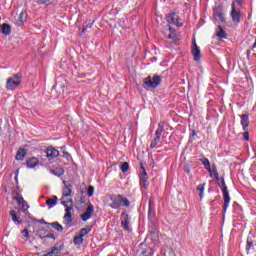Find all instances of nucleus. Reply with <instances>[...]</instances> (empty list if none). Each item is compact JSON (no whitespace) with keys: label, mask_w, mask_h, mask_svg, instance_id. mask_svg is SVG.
I'll use <instances>...</instances> for the list:
<instances>
[{"label":"nucleus","mask_w":256,"mask_h":256,"mask_svg":"<svg viewBox=\"0 0 256 256\" xmlns=\"http://www.w3.org/2000/svg\"><path fill=\"white\" fill-rule=\"evenodd\" d=\"M244 139L245 141H249V132H244Z\"/></svg>","instance_id":"40"},{"label":"nucleus","mask_w":256,"mask_h":256,"mask_svg":"<svg viewBox=\"0 0 256 256\" xmlns=\"http://www.w3.org/2000/svg\"><path fill=\"white\" fill-rule=\"evenodd\" d=\"M121 171L122 173H127V171H129V163L123 162L121 165Z\"/></svg>","instance_id":"33"},{"label":"nucleus","mask_w":256,"mask_h":256,"mask_svg":"<svg viewBox=\"0 0 256 256\" xmlns=\"http://www.w3.org/2000/svg\"><path fill=\"white\" fill-rule=\"evenodd\" d=\"M93 205H89L86 209V211L81 215V219L82 221H89V219H91V215H93Z\"/></svg>","instance_id":"13"},{"label":"nucleus","mask_w":256,"mask_h":256,"mask_svg":"<svg viewBox=\"0 0 256 256\" xmlns=\"http://www.w3.org/2000/svg\"><path fill=\"white\" fill-rule=\"evenodd\" d=\"M74 244L75 245H82L83 244V236H75L74 237Z\"/></svg>","instance_id":"31"},{"label":"nucleus","mask_w":256,"mask_h":256,"mask_svg":"<svg viewBox=\"0 0 256 256\" xmlns=\"http://www.w3.org/2000/svg\"><path fill=\"white\" fill-rule=\"evenodd\" d=\"M21 81H23V79L19 74H15L12 77H9L6 82V89L10 91L17 89V87L21 85Z\"/></svg>","instance_id":"3"},{"label":"nucleus","mask_w":256,"mask_h":256,"mask_svg":"<svg viewBox=\"0 0 256 256\" xmlns=\"http://www.w3.org/2000/svg\"><path fill=\"white\" fill-rule=\"evenodd\" d=\"M207 171H209L210 177H213L214 179L219 181V172H217V166L212 165V167L210 166V169H208Z\"/></svg>","instance_id":"21"},{"label":"nucleus","mask_w":256,"mask_h":256,"mask_svg":"<svg viewBox=\"0 0 256 256\" xmlns=\"http://www.w3.org/2000/svg\"><path fill=\"white\" fill-rule=\"evenodd\" d=\"M143 83L145 87L155 89V87H157L161 83V76H157V75L153 77L148 76L144 78Z\"/></svg>","instance_id":"4"},{"label":"nucleus","mask_w":256,"mask_h":256,"mask_svg":"<svg viewBox=\"0 0 256 256\" xmlns=\"http://www.w3.org/2000/svg\"><path fill=\"white\" fill-rule=\"evenodd\" d=\"M95 193V188L93 186L88 187V197H93V194Z\"/></svg>","instance_id":"35"},{"label":"nucleus","mask_w":256,"mask_h":256,"mask_svg":"<svg viewBox=\"0 0 256 256\" xmlns=\"http://www.w3.org/2000/svg\"><path fill=\"white\" fill-rule=\"evenodd\" d=\"M192 55L194 61H199V59H201V49H199V46H197V42H195V40L193 41L192 45Z\"/></svg>","instance_id":"10"},{"label":"nucleus","mask_w":256,"mask_h":256,"mask_svg":"<svg viewBox=\"0 0 256 256\" xmlns=\"http://www.w3.org/2000/svg\"><path fill=\"white\" fill-rule=\"evenodd\" d=\"M235 1L238 3V5H241L243 3V0H235Z\"/></svg>","instance_id":"42"},{"label":"nucleus","mask_w":256,"mask_h":256,"mask_svg":"<svg viewBox=\"0 0 256 256\" xmlns=\"http://www.w3.org/2000/svg\"><path fill=\"white\" fill-rule=\"evenodd\" d=\"M26 165L30 169H33L34 167H37V165H39V160L35 157H31L26 161Z\"/></svg>","instance_id":"20"},{"label":"nucleus","mask_w":256,"mask_h":256,"mask_svg":"<svg viewBox=\"0 0 256 256\" xmlns=\"http://www.w3.org/2000/svg\"><path fill=\"white\" fill-rule=\"evenodd\" d=\"M0 32L2 35H10L11 34V26L7 23L2 24Z\"/></svg>","instance_id":"22"},{"label":"nucleus","mask_w":256,"mask_h":256,"mask_svg":"<svg viewBox=\"0 0 256 256\" xmlns=\"http://www.w3.org/2000/svg\"><path fill=\"white\" fill-rule=\"evenodd\" d=\"M10 216L12 217L13 223H17L18 225L23 224V220H21V216L17 215V211L11 210L10 211Z\"/></svg>","instance_id":"18"},{"label":"nucleus","mask_w":256,"mask_h":256,"mask_svg":"<svg viewBox=\"0 0 256 256\" xmlns=\"http://www.w3.org/2000/svg\"><path fill=\"white\" fill-rule=\"evenodd\" d=\"M168 23H172V25H177V27H181L182 23H179V16L176 13L169 14L167 17Z\"/></svg>","instance_id":"12"},{"label":"nucleus","mask_w":256,"mask_h":256,"mask_svg":"<svg viewBox=\"0 0 256 256\" xmlns=\"http://www.w3.org/2000/svg\"><path fill=\"white\" fill-rule=\"evenodd\" d=\"M110 207L112 209H121V205L124 207H129L131 205V202H129V199L126 197H123L122 195H113L110 197Z\"/></svg>","instance_id":"1"},{"label":"nucleus","mask_w":256,"mask_h":256,"mask_svg":"<svg viewBox=\"0 0 256 256\" xmlns=\"http://www.w3.org/2000/svg\"><path fill=\"white\" fill-rule=\"evenodd\" d=\"M121 225L125 231H131V223L129 221V214H127V212L122 213Z\"/></svg>","instance_id":"7"},{"label":"nucleus","mask_w":256,"mask_h":256,"mask_svg":"<svg viewBox=\"0 0 256 256\" xmlns=\"http://www.w3.org/2000/svg\"><path fill=\"white\" fill-rule=\"evenodd\" d=\"M232 10H231V17H232V21H234L235 23H241V10H238L235 7V2L232 3Z\"/></svg>","instance_id":"6"},{"label":"nucleus","mask_w":256,"mask_h":256,"mask_svg":"<svg viewBox=\"0 0 256 256\" xmlns=\"http://www.w3.org/2000/svg\"><path fill=\"white\" fill-rule=\"evenodd\" d=\"M65 211H66V213H71V207L67 206Z\"/></svg>","instance_id":"41"},{"label":"nucleus","mask_w":256,"mask_h":256,"mask_svg":"<svg viewBox=\"0 0 256 256\" xmlns=\"http://www.w3.org/2000/svg\"><path fill=\"white\" fill-rule=\"evenodd\" d=\"M57 196H53L52 198H48L46 200V205H49V207H55L57 205Z\"/></svg>","instance_id":"26"},{"label":"nucleus","mask_w":256,"mask_h":256,"mask_svg":"<svg viewBox=\"0 0 256 256\" xmlns=\"http://www.w3.org/2000/svg\"><path fill=\"white\" fill-rule=\"evenodd\" d=\"M22 235L24 239H29V231L27 229L22 230Z\"/></svg>","instance_id":"37"},{"label":"nucleus","mask_w":256,"mask_h":256,"mask_svg":"<svg viewBox=\"0 0 256 256\" xmlns=\"http://www.w3.org/2000/svg\"><path fill=\"white\" fill-rule=\"evenodd\" d=\"M73 195V185L64 182L63 197H71Z\"/></svg>","instance_id":"15"},{"label":"nucleus","mask_w":256,"mask_h":256,"mask_svg":"<svg viewBox=\"0 0 256 256\" xmlns=\"http://www.w3.org/2000/svg\"><path fill=\"white\" fill-rule=\"evenodd\" d=\"M47 237H50L51 239H55V236H53V235H50V236H47Z\"/></svg>","instance_id":"43"},{"label":"nucleus","mask_w":256,"mask_h":256,"mask_svg":"<svg viewBox=\"0 0 256 256\" xmlns=\"http://www.w3.org/2000/svg\"><path fill=\"white\" fill-rule=\"evenodd\" d=\"M38 3L40 5H51V3H53V0H39Z\"/></svg>","instance_id":"34"},{"label":"nucleus","mask_w":256,"mask_h":256,"mask_svg":"<svg viewBox=\"0 0 256 256\" xmlns=\"http://www.w3.org/2000/svg\"><path fill=\"white\" fill-rule=\"evenodd\" d=\"M50 173H52V175H55L56 177H61V175H63L65 171L63 170V168L59 167L50 170Z\"/></svg>","instance_id":"25"},{"label":"nucleus","mask_w":256,"mask_h":256,"mask_svg":"<svg viewBox=\"0 0 256 256\" xmlns=\"http://www.w3.org/2000/svg\"><path fill=\"white\" fill-rule=\"evenodd\" d=\"M214 19L217 23H225V14L221 11V9H214Z\"/></svg>","instance_id":"11"},{"label":"nucleus","mask_w":256,"mask_h":256,"mask_svg":"<svg viewBox=\"0 0 256 256\" xmlns=\"http://www.w3.org/2000/svg\"><path fill=\"white\" fill-rule=\"evenodd\" d=\"M15 201H17L18 205H20L23 213H27V211H29V204L27 201H25V199H23V196L15 197Z\"/></svg>","instance_id":"9"},{"label":"nucleus","mask_w":256,"mask_h":256,"mask_svg":"<svg viewBox=\"0 0 256 256\" xmlns=\"http://www.w3.org/2000/svg\"><path fill=\"white\" fill-rule=\"evenodd\" d=\"M222 195L224 200V213H227V208L229 207V203H231V197L229 196V190L227 189V185L225 184V181H222Z\"/></svg>","instance_id":"5"},{"label":"nucleus","mask_w":256,"mask_h":256,"mask_svg":"<svg viewBox=\"0 0 256 256\" xmlns=\"http://www.w3.org/2000/svg\"><path fill=\"white\" fill-rule=\"evenodd\" d=\"M196 189L198 191V195H199L200 199H203V195L205 193V183L198 185Z\"/></svg>","instance_id":"27"},{"label":"nucleus","mask_w":256,"mask_h":256,"mask_svg":"<svg viewBox=\"0 0 256 256\" xmlns=\"http://www.w3.org/2000/svg\"><path fill=\"white\" fill-rule=\"evenodd\" d=\"M165 129V122L160 121L158 123V128L155 131V137L150 144V149H155V147H159V143H161V135Z\"/></svg>","instance_id":"2"},{"label":"nucleus","mask_w":256,"mask_h":256,"mask_svg":"<svg viewBox=\"0 0 256 256\" xmlns=\"http://www.w3.org/2000/svg\"><path fill=\"white\" fill-rule=\"evenodd\" d=\"M201 163L204 165L205 169H210L211 167V162H209V159L207 158H202L200 159Z\"/></svg>","instance_id":"30"},{"label":"nucleus","mask_w":256,"mask_h":256,"mask_svg":"<svg viewBox=\"0 0 256 256\" xmlns=\"http://www.w3.org/2000/svg\"><path fill=\"white\" fill-rule=\"evenodd\" d=\"M241 117V125L244 131H247V127H249V115L243 114Z\"/></svg>","instance_id":"19"},{"label":"nucleus","mask_w":256,"mask_h":256,"mask_svg":"<svg viewBox=\"0 0 256 256\" xmlns=\"http://www.w3.org/2000/svg\"><path fill=\"white\" fill-rule=\"evenodd\" d=\"M64 223L66 225H69V223H71V212H68L64 215Z\"/></svg>","instance_id":"32"},{"label":"nucleus","mask_w":256,"mask_h":256,"mask_svg":"<svg viewBox=\"0 0 256 256\" xmlns=\"http://www.w3.org/2000/svg\"><path fill=\"white\" fill-rule=\"evenodd\" d=\"M140 169L142 173L140 178V185H142L144 188H147V172L145 171V167H143V165H141Z\"/></svg>","instance_id":"16"},{"label":"nucleus","mask_w":256,"mask_h":256,"mask_svg":"<svg viewBox=\"0 0 256 256\" xmlns=\"http://www.w3.org/2000/svg\"><path fill=\"white\" fill-rule=\"evenodd\" d=\"M25 21H27V12L22 11L16 19V24L18 25V27H21V25H23Z\"/></svg>","instance_id":"17"},{"label":"nucleus","mask_w":256,"mask_h":256,"mask_svg":"<svg viewBox=\"0 0 256 256\" xmlns=\"http://www.w3.org/2000/svg\"><path fill=\"white\" fill-rule=\"evenodd\" d=\"M46 157H48V159H55V157H59V151L53 147H48Z\"/></svg>","instance_id":"14"},{"label":"nucleus","mask_w":256,"mask_h":256,"mask_svg":"<svg viewBox=\"0 0 256 256\" xmlns=\"http://www.w3.org/2000/svg\"><path fill=\"white\" fill-rule=\"evenodd\" d=\"M91 231V227H87V228H82L80 230L79 236L80 237H85L86 235H89V232Z\"/></svg>","instance_id":"29"},{"label":"nucleus","mask_w":256,"mask_h":256,"mask_svg":"<svg viewBox=\"0 0 256 256\" xmlns=\"http://www.w3.org/2000/svg\"><path fill=\"white\" fill-rule=\"evenodd\" d=\"M91 27H93V22H90V23L86 24L85 26H83L82 31L85 32V31H87V29H91Z\"/></svg>","instance_id":"36"},{"label":"nucleus","mask_w":256,"mask_h":256,"mask_svg":"<svg viewBox=\"0 0 256 256\" xmlns=\"http://www.w3.org/2000/svg\"><path fill=\"white\" fill-rule=\"evenodd\" d=\"M66 203H67V202L64 201V202H62V205H65V207H67V204H66Z\"/></svg>","instance_id":"44"},{"label":"nucleus","mask_w":256,"mask_h":256,"mask_svg":"<svg viewBox=\"0 0 256 256\" xmlns=\"http://www.w3.org/2000/svg\"><path fill=\"white\" fill-rule=\"evenodd\" d=\"M170 32H171L172 34H170V35L168 36V39H174V38H175V35H173V33H175V30H173V28H170Z\"/></svg>","instance_id":"38"},{"label":"nucleus","mask_w":256,"mask_h":256,"mask_svg":"<svg viewBox=\"0 0 256 256\" xmlns=\"http://www.w3.org/2000/svg\"><path fill=\"white\" fill-rule=\"evenodd\" d=\"M50 225H51V227H53V229H55V231L62 233L63 225L59 224V222H53V223H50Z\"/></svg>","instance_id":"28"},{"label":"nucleus","mask_w":256,"mask_h":256,"mask_svg":"<svg viewBox=\"0 0 256 256\" xmlns=\"http://www.w3.org/2000/svg\"><path fill=\"white\" fill-rule=\"evenodd\" d=\"M216 35L220 38V39H227V33H225V30H223V28H221V26H218L216 28L215 31Z\"/></svg>","instance_id":"23"},{"label":"nucleus","mask_w":256,"mask_h":256,"mask_svg":"<svg viewBox=\"0 0 256 256\" xmlns=\"http://www.w3.org/2000/svg\"><path fill=\"white\" fill-rule=\"evenodd\" d=\"M25 155H27V151L23 148H20L16 154V160L23 161V159L25 158Z\"/></svg>","instance_id":"24"},{"label":"nucleus","mask_w":256,"mask_h":256,"mask_svg":"<svg viewBox=\"0 0 256 256\" xmlns=\"http://www.w3.org/2000/svg\"><path fill=\"white\" fill-rule=\"evenodd\" d=\"M253 247V242H250L249 240H247V249H251Z\"/></svg>","instance_id":"39"},{"label":"nucleus","mask_w":256,"mask_h":256,"mask_svg":"<svg viewBox=\"0 0 256 256\" xmlns=\"http://www.w3.org/2000/svg\"><path fill=\"white\" fill-rule=\"evenodd\" d=\"M63 251V244L56 243L54 247L48 253L44 254L43 256H59V254Z\"/></svg>","instance_id":"8"}]
</instances>
